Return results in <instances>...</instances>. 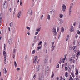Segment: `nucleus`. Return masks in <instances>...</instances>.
<instances>
[{"label":"nucleus","mask_w":80,"mask_h":80,"mask_svg":"<svg viewBox=\"0 0 80 80\" xmlns=\"http://www.w3.org/2000/svg\"><path fill=\"white\" fill-rule=\"evenodd\" d=\"M52 32H53V34H54V36L56 37L57 35V32H56V28L55 27H54L53 28L52 30Z\"/></svg>","instance_id":"nucleus-1"},{"label":"nucleus","mask_w":80,"mask_h":80,"mask_svg":"<svg viewBox=\"0 0 80 80\" xmlns=\"http://www.w3.org/2000/svg\"><path fill=\"white\" fill-rule=\"evenodd\" d=\"M62 10L63 12H65L66 10V6L65 5L63 4L62 6Z\"/></svg>","instance_id":"nucleus-2"},{"label":"nucleus","mask_w":80,"mask_h":80,"mask_svg":"<svg viewBox=\"0 0 80 80\" xmlns=\"http://www.w3.org/2000/svg\"><path fill=\"white\" fill-rule=\"evenodd\" d=\"M37 56H36L34 58L33 63H35L37 62Z\"/></svg>","instance_id":"nucleus-3"},{"label":"nucleus","mask_w":80,"mask_h":80,"mask_svg":"<svg viewBox=\"0 0 80 80\" xmlns=\"http://www.w3.org/2000/svg\"><path fill=\"white\" fill-rule=\"evenodd\" d=\"M8 43L9 44V45H12V39H9L8 41Z\"/></svg>","instance_id":"nucleus-4"},{"label":"nucleus","mask_w":80,"mask_h":80,"mask_svg":"<svg viewBox=\"0 0 80 80\" xmlns=\"http://www.w3.org/2000/svg\"><path fill=\"white\" fill-rule=\"evenodd\" d=\"M21 15V11H20L18 14L17 17L18 18H20V15Z\"/></svg>","instance_id":"nucleus-5"},{"label":"nucleus","mask_w":80,"mask_h":80,"mask_svg":"<svg viewBox=\"0 0 80 80\" xmlns=\"http://www.w3.org/2000/svg\"><path fill=\"white\" fill-rule=\"evenodd\" d=\"M70 30V31L71 32H74V28H73V26L72 25V26H71Z\"/></svg>","instance_id":"nucleus-6"},{"label":"nucleus","mask_w":80,"mask_h":80,"mask_svg":"<svg viewBox=\"0 0 80 80\" xmlns=\"http://www.w3.org/2000/svg\"><path fill=\"white\" fill-rule=\"evenodd\" d=\"M39 80H44V77L43 75H42L41 76V77L39 78Z\"/></svg>","instance_id":"nucleus-7"},{"label":"nucleus","mask_w":80,"mask_h":80,"mask_svg":"<svg viewBox=\"0 0 80 80\" xmlns=\"http://www.w3.org/2000/svg\"><path fill=\"white\" fill-rule=\"evenodd\" d=\"M65 60H66V56H65V57L64 58L61 59V62H62L63 63H64Z\"/></svg>","instance_id":"nucleus-8"},{"label":"nucleus","mask_w":80,"mask_h":80,"mask_svg":"<svg viewBox=\"0 0 80 80\" xmlns=\"http://www.w3.org/2000/svg\"><path fill=\"white\" fill-rule=\"evenodd\" d=\"M19 0H16L18 2V3H19ZM22 0H20V5H21V6H22Z\"/></svg>","instance_id":"nucleus-9"},{"label":"nucleus","mask_w":80,"mask_h":80,"mask_svg":"<svg viewBox=\"0 0 80 80\" xmlns=\"http://www.w3.org/2000/svg\"><path fill=\"white\" fill-rule=\"evenodd\" d=\"M50 69V68L49 67L47 66L46 68V71H49V70Z\"/></svg>","instance_id":"nucleus-10"},{"label":"nucleus","mask_w":80,"mask_h":80,"mask_svg":"<svg viewBox=\"0 0 80 80\" xmlns=\"http://www.w3.org/2000/svg\"><path fill=\"white\" fill-rule=\"evenodd\" d=\"M72 48H73V50H74V51H76V50H77V46H74Z\"/></svg>","instance_id":"nucleus-11"},{"label":"nucleus","mask_w":80,"mask_h":80,"mask_svg":"<svg viewBox=\"0 0 80 80\" xmlns=\"http://www.w3.org/2000/svg\"><path fill=\"white\" fill-rule=\"evenodd\" d=\"M41 28L40 27L39 28H37L36 29V32H40V30H41Z\"/></svg>","instance_id":"nucleus-12"},{"label":"nucleus","mask_w":80,"mask_h":80,"mask_svg":"<svg viewBox=\"0 0 80 80\" xmlns=\"http://www.w3.org/2000/svg\"><path fill=\"white\" fill-rule=\"evenodd\" d=\"M37 67L38 68L41 69V68H42V65H38L37 66Z\"/></svg>","instance_id":"nucleus-13"},{"label":"nucleus","mask_w":80,"mask_h":80,"mask_svg":"<svg viewBox=\"0 0 80 80\" xmlns=\"http://www.w3.org/2000/svg\"><path fill=\"white\" fill-rule=\"evenodd\" d=\"M55 46H54L52 45V50H51V51H53V50H54V49H55Z\"/></svg>","instance_id":"nucleus-14"},{"label":"nucleus","mask_w":80,"mask_h":80,"mask_svg":"<svg viewBox=\"0 0 80 80\" xmlns=\"http://www.w3.org/2000/svg\"><path fill=\"white\" fill-rule=\"evenodd\" d=\"M59 22L60 23H63V21L62 20L60 19L59 20Z\"/></svg>","instance_id":"nucleus-15"},{"label":"nucleus","mask_w":80,"mask_h":80,"mask_svg":"<svg viewBox=\"0 0 80 80\" xmlns=\"http://www.w3.org/2000/svg\"><path fill=\"white\" fill-rule=\"evenodd\" d=\"M63 14H59V17L61 18H63Z\"/></svg>","instance_id":"nucleus-16"},{"label":"nucleus","mask_w":80,"mask_h":80,"mask_svg":"<svg viewBox=\"0 0 80 80\" xmlns=\"http://www.w3.org/2000/svg\"><path fill=\"white\" fill-rule=\"evenodd\" d=\"M76 73H75L76 75H78V69H76Z\"/></svg>","instance_id":"nucleus-17"},{"label":"nucleus","mask_w":80,"mask_h":80,"mask_svg":"<svg viewBox=\"0 0 80 80\" xmlns=\"http://www.w3.org/2000/svg\"><path fill=\"white\" fill-rule=\"evenodd\" d=\"M47 18L48 20H50V15L48 14L47 17Z\"/></svg>","instance_id":"nucleus-18"},{"label":"nucleus","mask_w":80,"mask_h":80,"mask_svg":"<svg viewBox=\"0 0 80 80\" xmlns=\"http://www.w3.org/2000/svg\"><path fill=\"white\" fill-rule=\"evenodd\" d=\"M16 51H17V50L15 49H13V53H16Z\"/></svg>","instance_id":"nucleus-19"},{"label":"nucleus","mask_w":80,"mask_h":80,"mask_svg":"<svg viewBox=\"0 0 80 80\" xmlns=\"http://www.w3.org/2000/svg\"><path fill=\"white\" fill-rule=\"evenodd\" d=\"M60 80H65V78H64L63 79V78L61 76L60 78Z\"/></svg>","instance_id":"nucleus-20"},{"label":"nucleus","mask_w":80,"mask_h":80,"mask_svg":"<svg viewBox=\"0 0 80 80\" xmlns=\"http://www.w3.org/2000/svg\"><path fill=\"white\" fill-rule=\"evenodd\" d=\"M7 70H6V69H5V68L4 69V73H5V74L6 73H7Z\"/></svg>","instance_id":"nucleus-21"},{"label":"nucleus","mask_w":80,"mask_h":80,"mask_svg":"<svg viewBox=\"0 0 80 80\" xmlns=\"http://www.w3.org/2000/svg\"><path fill=\"white\" fill-rule=\"evenodd\" d=\"M72 8L69 7V12H72Z\"/></svg>","instance_id":"nucleus-22"},{"label":"nucleus","mask_w":80,"mask_h":80,"mask_svg":"<svg viewBox=\"0 0 80 80\" xmlns=\"http://www.w3.org/2000/svg\"><path fill=\"white\" fill-rule=\"evenodd\" d=\"M68 72H66L65 73V76L66 77H68Z\"/></svg>","instance_id":"nucleus-23"},{"label":"nucleus","mask_w":80,"mask_h":80,"mask_svg":"<svg viewBox=\"0 0 80 80\" xmlns=\"http://www.w3.org/2000/svg\"><path fill=\"white\" fill-rule=\"evenodd\" d=\"M61 31L62 33H63V32H64V28H62L61 29Z\"/></svg>","instance_id":"nucleus-24"},{"label":"nucleus","mask_w":80,"mask_h":80,"mask_svg":"<svg viewBox=\"0 0 80 80\" xmlns=\"http://www.w3.org/2000/svg\"><path fill=\"white\" fill-rule=\"evenodd\" d=\"M42 43V41H40L38 43V45L39 46L41 45V44Z\"/></svg>","instance_id":"nucleus-25"},{"label":"nucleus","mask_w":80,"mask_h":80,"mask_svg":"<svg viewBox=\"0 0 80 80\" xmlns=\"http://www.w3.org/2000/svg\"><path fill=\"white\" fill-rule=\"evenodd\" d=\"M7 3H8L7 2L5 1L4 3V7H5V5H7Z\"/></svg>","instance_id":"nucleus-26"},{"label":"nucleus","mask_w":80,"mask_h":80,"mask_svg":"<svg viewBox=\"0 0 80 80\" xmlns=\"http://www.w3.org/2000/svg\"><path fill=\"white\" fill-rule=\"evenodd\" d=\"M14 66L15 67H17V62H16V61H14Z\"/></svg>","instance_id":"nucleus-27"},{"label":"nucleus","mask_w":80,"mask_h":80,"mask_svg":"<svg viewBox=\"0 0 80 80\" xmlns=\"http://www.w3.org/2000/svg\"><path fill=\"white\" fill-rule=\"evenodd\" d=\"M13 22H11L10 24V26L11 28L12 27V26H13Z\"/></svg>","instance_id":"nucleus-28"},{"label":"nucleus","mask_w":80,"mask_h":80,"mask_svg":"<svg viewBox=\"0 0 80 80\" xmlns=\"http://www.w3.org/2000/svg\"><path fill=\"white\" fill-rule=\"evenodd\" d=\"M68 38H69V35L67 36L66 41H68Z\"/></svg>","instance_id":"nucleus-29"},{"label":"nucleus","mask_w":80,"mask_h":80,"mask_svg":"<svg viewBox=\"0 0 80 80\" xmlns=\"http://www.w3.org/2000/svg\"><path fill=\"white\" fill-rule=\"evenodd\" d=\"M42 48L41 47L38 46V50H41Z\"/></svg>","instance_id":"nucleus-30"},{"label":"nucleus","mask_w":80,"mask_h":80,"mask_svg":"<svg viewBox=\"0 0 80 80\" xmlns=\"http://www.w3.org/2000/svg\"><path fill=\"white\" fill-rule=\"evenodd\" d=\"M3 55L4 56H5L6 55V52H5V51H3Z\"/></svg>","instance_id":"nucleus-31"},{"label":"nucleus","mask_w":80,"mask_h":80,"mask_svg":"<svg viewBox=\"0 0 80 80\" xmlns=\"http://www.w3.org/2000/svg\"><path fill=\"white\" fill-rule=\"evenodd\" d=\"M26 28L27 30H30V27L28 26L26 27Z\"/></svg>","instance_id":"nucleus-32"},{"label":"nucleus","mask_w":80,"mask_h":80,"mask_svg":"<svg viewBox=\"0 0 80 80\" xmlns=\"http://www.w3.org/2000/svg\"><path fill=\"white\" fill-rule=\"evenodd\" d=\"M59 67H60V65H59V64H58L56 66V68H58Z\"/></svg>","instance_id":"nucleus-33"},{"label":"nucleus","mask_w":80,"mask_h":80,"mask_svg":"<svg viewBox=\"0 0 80 80\" xmlns=\"http://www.w3.org/2000/svg\"><path fill=\"white\" fill-rule=\"evenodd\" d=\"M35 53V50H34L32 51V54H34Z\"/></svg>","instance_id":"nucleus-34"},{"label":"nucleus","mask_w":80,"mask_h":80,"mask_svg":"<svg viewBox=\"0 0 80 80\" xmlns=\"http://www.w3.org/2000/svg\"><path fill=\"white\" fill-rule=\"evenodd\" d=\"M54 76V73H53V72H52V75L51 76V78H53V76Z\"/></svg>","instance_id":"nucleus-35"},{"label":"nucleus","mask_w":80,"mask_h":80,"mask_svg":"<svg viewBox=\"0 0 80 80\" xmlns=\"http://www.w3.org/2000/svg\"><path fill=\"white\" fill-rule=\"evenodd\" d=\"M73 5V3H71L70 5V7L72 8Z\"/></svg>","instance_id":"nucleus-36"},{"label":"nucleus","mask_w":80,"mask_h":80,"mask_svg":"<svg viewBox=\"0 0 80 80\" xmlns=\"http://www.w3.org/2000/svg\"><path fill=\"white\" fill-rule=\"evenodd\" d=\"M12 34L13 35H15V31H12Z\"/></svg>","instance_id":"nucleus-37"},{"label":"nucleus","mask_w":80,"mask_h":80,"mask_svg":"<svg viewBox=\"0 0 80 80\" xmlns=\"http://www.w3.org/2000/svg\"><path fill=\"white\" fill-rule=\"evenodd\" d=\"M41 69H40L39 68H38L37 67V70L38 71H38H40V70Z\"/></svg>","instance_id":"nucleus-38"},{"label":"nucleus","mask_w":80,"mask_h":80,"mask_svg":"<svg viewBox=\"0 0 80 80\" xmlns=\"http://www.w3.org/2000/svg\"><path fill=\"white\" fill-rule=\"evenodd\" d=\"M44 62H45V63H48V59H46L45 60Z\"/></svg>","instance_id":"nucleus-39"},{"label":"nucleus","mask_w":80,"mask_h":80,"mask_svg":"<svg viewBox=\"0 0 80 80\" xmlns=\"http://www.w3.org/2000/svg\"><path fill=\"white\" fill-rule=\"evenodd\" d=\"M52 14L55 15V10H53V12H52Z\"/></svg>","instance_id":"nucleus-40"},{"label":"nucleus","mask_w":80,"mask_h":80,"mask_svg":"<svg viewBox=\"0 0 80 80\" xmlns=\"http://www.w3.org/2000/svg\"><path fill=\"white\" fill-rule=\"evenodd\" d=\"M25 60H28V58H27V55L26 56V57L25 58Z\"/></svg>","instance_id":"nucleus-41"},{"label":"nucleus","mask_w":80,"mask_h":80,"mask_svg":"<svg viewBox=\"0 0 80 80\" xmlns=\"http://www.w3.org/2000/svg\"><path fill=\"white\" fill-rule=\"evenodd\" d=\"M5 47H6V45L5 44H4V50H6V48H5Z\"/></svg>","instance_id":"nucleus-42"},{"label":"nucleus","mask_w":80,"mask_h":80,"mask_svg":"<svg viewBox=\"0 0 80 80\" xmlns=\"http://www.w3.org/2000/svg\"><path fill=\"white\" fill-rule=\"evenodd\" d=\"M17 70H18V71H20V68H18L17 69Z\"/></svg>","instance_id":"nucleus-43"},{"label":"nucleus","mask_w":80,"mask_h":80,"mask_svg":"<svg viewBox=\"0 0 80 80\" xmlns=\"http://www.w3.org/2000/svg\"><path fill=\"white\" fill-rule=\"evenodd\" d=\"M67 70H68V68H67V67H65V71H67Z\"/></svg>","instance_id":"nucleus-44"},{"label":"nucleus","mask_w":80,"mask_h":80,"mask_svg":"<svg viewBox=\"0 0 80 80\" xmlns=\"http://www.w3.org/2000/svg\"><path fill=\"white\" fill-rule=\"evenodd\" d=\"M71 75H72L73 77H75V76L74 75V74H73V73H71Z\"/></svg>","instance_id":"nucleus-45"},{"label":"nucleus","mask_w":80,"mask_h":80,"mask_svg":"<svg viewBox=\"0 0 80 80\" xmlns=\"http://www.w3.org/2000/svg\"><path fill=\"white\" fill-rule=\"evenodd\" d=\"M73 60V59H72V58H70L69 59V61H70V62H72Z\"/></svg>","instance_id":"nucleus-46"},{"label":"nucleus","mask_w":80,"mask_h":80,"mask_svg":"<svg viewBox=\"0 0 80 80\" xmlns=\"http://www.w3.org/2000/svg\"><path fill=\"white\" fill-rule=\"evenodd\" d=\"M15 28L13 27L12 28V31H15Z\"/></svg>","instance_id":"nucleus-47"},{"label":"nucleus","mask_w":80,"mask_h":80,"mask_svg":"<svg viewBox=\"0 0 80 80\" xmlns=\"http://www.w3.org/2000/svg\"><path fill=\"white\" fill-rule=\"evenodd\" d=\"M31 15H32L33 14V12H32V10H31V13H30Z\"/></svg>","instance_id":"nucleus-48"},{"label":"nucleus","mask_w":80,"mask_h":80,"mask_svg":"<svg viewBox=\"0 0 80 80\" xmlns=\"http://www.w3.org/2000/svg\"><path fill=\"white\" fill-rule=\"evenodd\" d=\"M38 32H36L35 33V35H38Z\"/></svg>","instance_id":"nucleus-49"},{"label":"nucleus","mask_w":80,"mask_h":80,"mask_svg":"<svg viewBox=\"0 0 80 80\" xmlns=\"http://www.w3.org/2000/svg\"><path fill=\"white\" fill-rule=\"evenodd\" d=\"M77 33H78V34H79V35H80V31H77Z\"/></svg>","instance_id":"nucleus-50"},{"label":"nucleus","mask_w":80,"mask_h":80,"mask_svg":"<svg viewBox=\"0 0 80 80\" xmlns=\"http://www.w3.org/2000/svg\"><path fill=\"white\" fill-rule=\"evenodd\" d=\"M44 47H47V43H46V42L44 43Z\"/></svg>","instance_id":"nucleus-51"},{"label":"nucleus","mask_w":80,"mask_h":80,"mask_svg":"<svg viewBox=\"0 0 80 80\" xmlns=\"http://www.w3.org/2000/svg\"><path fill=\"white\" fill-rule=\"evenodd\" d=\"M69 80H73V78L72 77H71L69 78Z\"/></svg>","instance_id":"nucleus-52"},{"label":"nucleus","mask_w":80,"mask_h":80,"mask_svg":"<svg viewBox=\"0 0 80 80\" xmlns=\"http://www.w3.org/2000/svg\"><path fill=\"white\" fill-rule=\"evenodd\" d=\"M80 52L79 51L78 52V54H77L78 55H80Z\"/></svg>","instance_id":"nucleus-53"},{"label":"nucleus","mask_w":80,"mask_h":80,"mask_svg":"<svg viewBox=\"0 0 80 80\" xmlns=\"http://www.w3.org/2000/svg\"><path fill=\"white\" fill-rule=\"evenodd\" d=\"M53 10H52V11H50V12H51V13H52H52H53Z\"/></svg>","instance_id":"nucleus-54"},{"label":"nucleus","mask_w":80,"mask_h":80,"mask_svg":"<svg viewBox=\"0 0 80 80\" xmlns=\"http://www.w3.org/2000/svg\"><path fill=\"white\" fill-rule=\"evenodd\" d=\"M30 10H29L28 11V14H30Z\"/></svg>","instance_id":"nucleus-55"},{"label":"nucleus","mask_w":80,"mask_h":80,"mask_svg":"<svg viewBox=\"0 0 80 80\" xmlns=\"http://www.w3.org/2000/svg\"><path fill=\"white\" fill-rule=\"evenodd\" d=\"M59 30H60V28H57V31L58 32V31H59Z\"/></svg>","instance_id":"nucleus-56"},{"label":"nucleus","mask_w":80,"mask_h":80,"mask_svg":"<svg viewBox=\"0 0 80 80\" xmlns=\"http://www.w3.org/2000/svg\"><path fill=\"white\" fill-rule=\"evenodd\" d=\"M0 20H1V21L2 20V17H0Z\"/></svg>","instance_id":"nucleus-57"},{"label":"nucleus","mask_w":80,"mask_h":80,"mask_svg":"<svg viewBox=\"0 0 80 80\" xmlns=\"http://www.w3.org/2000/svg\"><path fill=\"white\" fill-rule=\"evenodd\" d=\"M9 11L10 12H12V9L11 8H10Z\"/></svg>","instance_id":"nucleus-58"},{"label":"nucleus","mask_w":80,"mask_h":80,"mask_svg":"<svg viewBox=\"0 0 80 80\" xmlns=\"http://www.w3.org/2000/svg\"><path fill=\"white\" fill-rule=\"evenodd\" d=\"M27 33L28 34V35H30V33L28 32H27Z\"/></svg>","instance_id":"nucleus-59"},{"label":"nucleus","mask_w":80,"mask_h":80,"mask_svg":"<svg viewBox=\"0 0 80 80\" xmlns=\"http://www.w3.org/2000/svg\"><path fill=\"white\" fill-rule=\"evenodd\" d=\"M76 38H78V35L77 34L76 35Z\"/></svg>","instance_id":"nucleus-60"},{"label":"nucleus","mask_w":80,"mask_h":80,"mask_svg":"<svg viewBox=\"0 0 80 80\" xmlns=\"http://www.w3.org/2000/svg\"><path fill=\"white\" fill-rule=\"evenodd\" d=\"M68 70L69 72H70V68H69V69H68Z\"/></svg>","instance_id":"nucleus-61"},{"label":"nucleus","mask_w":80,"mask_h":80,"mask_svg":"<svg viewBox=\"0 0 80 80\" xmlns=\"http://www.w3.org/2000/svg\"><path fill=\"white\" fill-rule=\"evenodd\" d=\"M73 58H75V55H73Z\"/></svg>","instance_id":"nucleus-62"},{"label":"nucleus","mask_w":80,"mask_h":80,"mask_svg":"<svg viewBox=\"0 0 80 80\" xmlns=\"http://www.w3.org/2000/svg\"><path fill=\"white\" fill-rule=\"evenodd\" d=\"M36 75H34L33 76V78H34V79H35V77H36Z\"/></svg>","instance_id":"nucleus-63"},{"label":"nucleus","mask_w":80,"mask_h":80,"mask_svg":"<svg viewBox=\"0 0 80 80\" xmlns=\"http://www.w3.org/2000/svg\"><path fill=\"white\" fill-rule=\"evenodd\" d=\"M76 80H79V79H78V78H76Z\"/></svg>","instance_id":"nucleus-64"}]
</instances>
